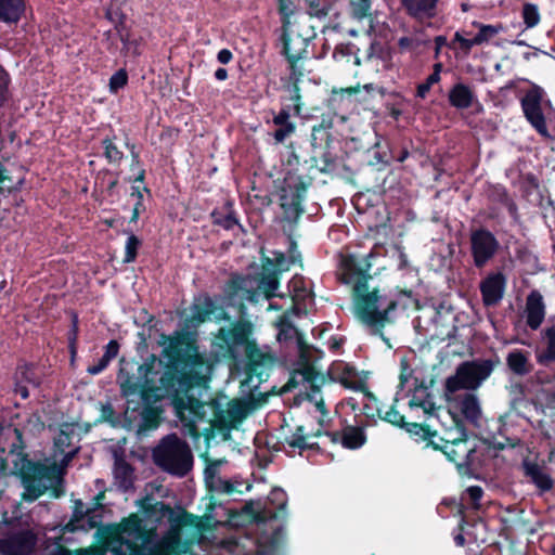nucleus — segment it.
I'll return each instance as SVG.
<instances>
[{
  "mask_svg": "<svg viewBox=\"0 0 555 555\" xmlns=\"http://www.w3.org/2000/svg\"><path fill=\"white\" fill-rule=\"evenodd\" d=\"M312 438L313 436L306 433L302 426H298L295 433L286 437L285 441L291 449L301 452L313 447Z\"/></svg>",
  "mask_w": 555,
  "mask_h": 555,
  "instance_id": "c756f323",
  "label": "nucleus"
},
{
  "mask_svg": "<svg viewBox=\"0 0 555 555\" xmlns=\"http://www.w3.org/2000/svg\"><path fill=\"white\" fill-rule=\"evenodd\" d=\"M293 101H294L295 114L299 115L300 112H301V103H300V94L298 93L297 90L295 91V94L293 96Z\"/></svg>",
  "mask_w": 555,
  "mask_h": 555,
  "instance_id": "69168bd1",
  "label": "nucleus"
},
{
  "mask_svg": "<svg viewBox=\"0 0 555 555\" xmlns=\"http://www.w3.org/2000/svg\"><path fill=\"white\" fill-rule=\"evenodd\" d=\"M118 383L124 396L130 397L140 395L141 397H146L144 392V385L138 372L135 375H128L121 371L118 375Z\"/></svg>",
  "mask_w": 555,
  "mask_h": 555,
  "instance_id": "bb28decb",
  "label": "nucleus"
},
{
  "mask_svg": "<svg viewBox=\"0 0 555 555\" xmlns=\"http://www.w3.org/2000/svg\"><path fill=\"white\" fill-rule=\"evenodd\" d=\"M339 278L346 284H354V314L363 324L377 331L390 322L389 313L397 302L370 288L366 276L356 270L353 258L343 259Z\"/></svg>",
  "mask_w": 555,
  "mask_h": 555,
  "instance_id": "423d86ee",
  "label": "nucleus"
},
{
  "mask_svg": "<svg viewBox=\"0 0 555 555\" xmlns=\"http://www.w3.org/2000/svg\"><path fill=\"white\" fill-rule=\"evenodd\" d=\"M143 421L149 429L156 428L158 426V416L154 412H146L143 415Z\"/></svg>",
  "mask_w": 555,
  "mask_h": 555,
  "instance_id": "6e6d98bb",
  "label": "nucleus"
},
{
  "mask_svg": "<svg viewBox=\"0 0 555 555\" xmlns=\"http://www.w3.org/2000/svg\"><path fill=\"white\" fill-rule=\"evenodd\" d=\"M448 99L450 104L457 109L470 107L477 101L474 90L462 83H455L449 91Z\"/></svg>",
  "mask_w": 555,
  "mask_h": 555,
  "instance_id": "b1692460",
  "label": "nucleus"
},
{
  "mask_svg": "<svg viewBox=\"0 0 555 555\" xmlns=\"http://www.w3.org/2000/svg\"><path fill=\"white\" fill-rule=\"evenodd\" d=\"M219 222L227 230H231L235 225H237L236 220L232 216H227L223 220H221Z\"/></svg>",
  "mask_w": 555,
  "mask_h": 555,
  "instance_id": "680f3d73",
  "label": "nucleus"
},
{
  "mask_svg": "<svg viewBox=\"0 0 555 555\" xmlns=\"http://www.w3.org/2000/svg\"><path fill=\"white\" fill-rule=\"evenodd\" d=\"M249 328L245 323H236L231 328H220L215 345L220 348L217 353L223 358L237 359L242 351L248 357L249 372L259 379L268 376L273 365V358L248 341Z\"/></svg>",
  "mask_w": 555,
  "mask_h": 555,
  "instance_id": "0eeeda50",
  "label": "nucleus"
},
{
  "mask_svg": "<svg viewBox=\"0 0 555 555\" xmlns=\"http://www.w3.org/2000/svg\"><path fill=\"white\" fill-rule=\"evenodd\" d=\"M104 150L106 158L112 163H117L122 158V153L109 140H104Z\"/></svg>",
  "mask_w": 555,
  "mask_h": 555,
  "instance_id": "c03bdc74",
  "label": "nucleus"
},
{
  "mask_svg": "<svg viewBox=\"0 0 555 555\" xmlns=\"http://www.w3.org/2000/svg\"><path fill=\"white\" fill-rule=\"evenodd\" d=\"M77 333H78V325H77V318L73 321V330L69 334L68 341H69V350L72 354V359L74 360L76 356V341H77Z\"/></svg>",
  "mask_w": 555,
  "mask_h": 555,
  "instance_id": "09e8293b",
  "label": "nucleus"
},
{
  "mask_svg": "<svg viewBox=\"0 0 555 555\" xmlns=\"http://www.w3.org/2000/svg\"><path fill=\"white\" fill-rule=\"evenodd\" d=\"M127 83V74L124 70L115 73L109 79V89L112 92H117Z\"/></svg>",
  "mask_w": 555,
  "mask_h": 555,
  "instance_id": "a18cd8bd",
  "label": "nucleus"
},
{
  "mask_svg": "<svg viewBox=\"0 0 555 555\" xmlns=\"http://www.w3.org/2000/svg\"><path fill=\"white\" fill-rule=\"evenodd\" d=\"M279 341L294 340L298 349V362L294 379L302 384L306 390L307 401L320 413L319 422L322 424L327 417L321 386L325 385L326 378L318 370L317 363L322 358V352L302 341L297 328L284 317L278 323Z\"/></svg>",
  "mask_w": 555,
  "mask_h": 555,
  "instance_id": "39448f33",
  "label": "nucleus"
},
{
  "mask_svg": "<svg viewBox=\"0 0 555 555\" xmlns=\"http://www.w3.org/2000/svg\"><path fill=\"white\" fill-rule=\"evenodd\" d=\"M331 380L337 382L350 389H361L364 386L365 377L357 369L344 361H334L327 370Z\"/></svg>",
  "mask_w": 555,
  "mask_h": 555,
  "instance_id": "f3484780",
  "label": "nucleus"
},
{
  "mask_svg": "<svg viewBox=\"0 0 555 555\" xmlns=\"http://www.w3.org/2000/svg\"><path fill=\"white\" fill-rule=\"evenodd\" d=\"M494 363L491 360L467 361L459 365L453 376L447 379V390H475L492 374Z\"/></svg>",
  "mask_w": 555,
  "mask_h": 555,
  "instance_id": "9b49d317",
  "label": "nucleus"
},
{
  "mask_svg": "<svg viewBox=\"0 0 555 555\" xmlns=\"http://www.w3.org/2000/svg\"><path fill=\"white\" fill-rule=\"evenodd\" d=\"M453 42L459 43L460 49H462L465 53H468L474 46H477V43L475 42V37L472 39H467L463 37V35L460 31L455 33Z\"/></svg>",
  "mask_w": 555,
  "mask_h": 555,
  "instance_id": "49530a36",
  "label": "nucleus"
},
{
  "mask_svg": "<svg viewBox=\"0 0 555 555\" xmlns=\"http://www.w3.org/2000/svg\"><path fill=\"white\" fill-rule=\"evenodd\" d=\"M162 518L168 526L159 538L155 529H146L138 515H131L119 526L101 527L96 531L104 550L96 547L69 551L60 548L51 555H179L186 552V545L181 540V529L184 518L170 507L160 504Z\"/></svg>",
  "mask_w": 555,
  "mask_h": 555,
  "instance_id": "f257e3e1",
  "label": "nucleus"
},
{
  "mask_svg": "<svg viewBox=\"0 0 555 555\" xmlns=\"http://www.w3.org/2000/svg\"><path fill=\"white\" fill-rule=\"evenodd\" d=\"M547 347L545 352L539 353L537 360L540 364L548 361H555V325L545 331Z\"/></svg>",
  "mask_w": 555,
  "mask_h": 555,
  "instance_id": "2f4dec72",
  "label": "nucleus"
},
{
  "mask_svg": "<svg viewBox=\"0 0 555 555\" xmlns=\"http://www.w3.org/2000/svg\"><path fill=\"white\" fill-rule=\"evenodd\" d=\"M114 477L120 488L127 490L132 483V469L124 461H116L114 467Z\"/></svg>",
  "mask_w": 555,
  "mask_h": 555,
  "instance_id": "7c9ffc66",
  "label": "nucleus"
},
{
  "mask_svg": "<svg viewBox=\"0 0 555 555\" xmlns=\"http://www.w3.org/2000/svg\"><path fill=\"white\" fill-rule=\"evenodd\" d=\"M289 292L292 293V297L294 301H299L306 299L310 291L306 285V282L300 276H295L288 285Z\"/></svg>",
  "mask_w": 555,
  "mask_h": 555,
  "instance_id": "f704fd0d",
  "label": "nucleus"
},
{
  "mask_svg": "<svg viewBox=\"0 0 555 555\" xmlns=\"http://www.w3.org/2000/svg\"><path fill=\"white\" fill-rule=\"evenodd\" d=\"M108 363L104 358H101L96 364L89 366L87 371L91 375H98L107 367Z\"/></svg>",
  "mask_w": 555,
  "mask_h": 555,
  "instance_id": "5fc2aeb1",
  "label": "nucleus"
},
{
  "mask_svg": "<svg viewBox=\"0 0 555 555\" xmlns=\"http://www.w3.org/2000/svg\"><path fill=\"white\" fill-rule=\"evenodd\" d=\"M519 418V415L514 412V411H509L507 413H505L504 415H502L499 420L500 422V433L502 435H506L508 434V430L512 426H514L516 424V421Z\"/></svg>",
  "mask_w": 555,
  "mask_h": 555,
  "instance_id": "a19ab883",
  "label": "nucleus"
},
{
  "mask_svg": "<svg viewBox=\"0 0 555 555\" xmlns=\"http://www.w3.org/2000/svg\"><path fill=\"white\" fill-rule=\"evenodd\" d=\"M442 69V64L437 63L434 65V72L430 74L426 80L417 86L416 95L421 99H425L430 88L440 81V73Z\"/></svg>",
  "mask_w": 555,
  "mask_h": 555,
  "instance_id": "473e14b6",
  "label": "nucleus"
},
{
  "mask_svg": "<svg viewBox=\"0 0 555 555\" xmlns=\"http://www.w3.org/2000/svg\"><path fill=\"white\" fill-rule=\"evenodd\" d=\"M262 271L256 276H237L233 279L228 289V304L242 305L244 300L258 301L260 297L271 298L275 296L279 287L278 275L289 269V267L300 261V253L295 243L291 242L289 256L271 251V256L263 254Z\"/></svg>",
  "mask_w": 555,
  "mask_h": 555,
  "instance_id": "20e7f679",
  "label": "nucleus"
},
{
  "mask_svg": "<svg viewBox=\"0 0 555 555\" xmlns=\"http://www.w3.org/2000/svg\"><path fill=\"white\" fill-rule=\"evenodd\" d=\"M153 457L159 467L177 476H184L193 463L189 446L177 435L165 437L155 448Z\"/></svg>",
  "mask_w": 555,
  "mask_h": 555,
  "instance_id": "1a4fd4ad",
  "label": "nucleus"
},
{
  "mask_svg": "<svg viewBox=\"0 0 555 555\" xmlns=\"http://www.w3.org/2000/svg\"><path fill=\"white\" fill-rule=\"evenodd\" d=\"M74 427L62 425L59 434L54 437L53 455L46 464H38L11 453L1 461L0 469L4 473L7 463H14L13 474L21 477L24 488L23 499L34 501L46 490L53 487L62 479L68 463L78 452L79 448L73 444Z\"/></svg>",
  "mask_w": 555,
  "mask_h": 555,
  "instance_id": "7ed1b4c3",
  "label": "nucleus"
},
{
  "mask_svg": "<svg viewBox=\"0 0 555 555\" xmlns=\"http://www.w3.org/2000/svg\"><path fill=\"white\" fill-rule=\"evenodd\" d=\"M28 425L33 426V430H40L43 428V423L40 421L38 415H34L29 421Z\"/></svg>",
  "mask_w": 555,
  "mask_h": 555,
  "instance_id": "0e129e2a",
  "label": "nucleus"
},
{
  "mask_svg": "<svg viewBox=\"0 0 555 555\" xmlns=\"http://www.w3.org/2000/svg\"><path fill=\"white\" fill-rule=\"evenodd\" d=\"M309 7L310 15L321 17L325 16L330 10V0H305Z\"/></svg>",
  "mask_w": 555,
  "mask_h": 555,
  "instance_id": "4c0bfd02",
  "label": "nucleus"
},
{
  "mask_svg": "<svg viewBox=\"0 0 555 555\" xmlns=\"http://www.w3.org/2000/svg\"><path fill=\"white\" fill-rule=\"evenodd\" d=\"M454 423V427L446 429L440 440L442 446L431 442L436 449H440L450 462H453L457 468H462L472 464L474 446L466 439V431L462 424L450 417Z\"/></svg>",
  "mask_w": 555,
  "mask_h": 555,
  "instance_id": "9d476101",
  "label": "nucleus"
},
{
  "mask_svg": "<svg viewBox=\"0 0 555 555\" xmlns=\"http://www.w3.org/2000/svg\"><path fill=\"white\" fill-rule=\"evenodd\" d=\"M351 9H352V14L357 18L361 20L369 14V11L371 9V1L370 0H352Z\"/></svg>",
  "mask_w": 555,
  "mask_h": 555,
  "instance_id": "79ce46f5",
  "label": "nucleus"
},
{
  "mask_svg": "<svg viewBox=\"0 0 555 555\" xmlns=\"http://www.w3.org/2000/svg\"><path fill=\"white\" fill-rule=\"evenodd\" d=\"M409 398L408 405L410 410L423 412L426 421L430 422L428 426L434 425V421H440L443 416L451 417L449 411L436 406L433 397L428 391V387L424 382L420 380L415 372L408 365L405 361L401 362V372L399 375V385L396 392L395 401L399 402Z\"/></svg>",
  "mask_w": 555,
  "mask_h": 555,
  "instance_id": "6e6552de",
  "label": "nucleus"
},
{
  "mask_svg": "<svg viewBox=\"0 0 555 555\" xmlns=\"http://www.w3.org/2000/svg\"><path fill=\"white\" fill-rule=\"evenodd\" d=\"M15 392L21 396L22 399H26L29 396V391L26 385L17 383L15 386Z\"/></svg>",
  "mask_w": 555,
  "mask_h": 555,
  "instance_id": "e2e57ef3",
  "label": "nucleus"
},
{
  "mask_svg": "<svg viewBox=\"0 0 555 555\" xmlns=\"http://www.w3.org/2000/svg\"><path fill=\"white\" fill-rule=\"evenodd\" d=\"M327 344H328V348L332 351H338L344 344V338L337 337V336L331 337Z\"/></svg>",
  "mask_w": 555,
  "mask_h": 555,
  "instance_id": "052dcab7",
  "label": "nucleus"
},
{
  "mask_svg": "<svg viewBox=\"0 0 555 555\" xmlns=\"http://www.w3.org/2000/svg\"><path fill=\"white\" fill-rule=\"evenodd\" d=\"M98 524H99V521L95 520L93 516H88V527H86L83 524H81V525L80 524H72V526H73V530H76V529L88 530V529L96 527Z\"/></svg>",
  "mask_w": 555,
  "mask_h": 555,
  "instance_id": "bf43d9fd",
  "label": "nucleus"
},
{
  "mask_svg": "<svg viewBox=\"0 0 555 555\" xmlns=\"http://www.w3.org/2000/svg\"><path fill=\"white\" fill-rule=\"evenodd\" d=\"M436 54H438L442 47L447 46V38L444 36H437L435 38Z\"/></svg>",
  "mask_w": 555,
  "mask_h": 555,
  "instance_id": "338daca9",
  "label": "nucleus"
},
{
  "mask_svg": "<svg viewBox=\"0 0 555 555\" xmlns=\"http://www.w3.org/2000/svg\"><path fill=\"white\" fill-rule=\"evenodd\" d=\"M284 52L287 60L294 66L297 61H300L307 53L309 39L302 37L293 28H286L283 35Z\"/></svg>",
  "mask_w": 555,
  "mask_h": 555,
  "instance_id": "a211bd4d",
  "label": "nucleus"
},
{
  "mask_svg": "<svg viewBox=\"0 0 555 555\" xmlns=\"http://www.w3.org/2000/svg\"><path fill=\"white\" fill-rule=\"evenodd\" d=\"M225 317L227 314L222 307H218L211 298L202 296L193 302L185 323L186 327H196L205 321H219L225 319Z\"/></svg>",
  "mask_w": 555,
  "mask_h": 555,
  "instance_id": "2eb2a0df",
  "label": "nucleus"
},
{
  "mask_svg": "<svg viewBox=\"0 0 555 555\" xmlns=\"http://www.w3.org/2000/svg\"><path fill=\"white\" fill-rule=\"evenodd\" d=\"M339 439L343 447L347 449H359L365 442V436L361 428L349 426L343 429L339 434Z\"/></svg>",
  "mask_w": 555,
  "mask_h": 555,
  "instance_id": "c85d7f7f",
  "label": "nucleus"
},
{
  "mask_svg": "<svg viewBox=\"0 0 555 555\" xmlns=\"http://www.w3.org/2000/svg\"><path fill=\"white\" fill-rule=\"evenodd\" d=\"M505 284L506 280L502 273L489 274L480 284L483 304L496 305L503 298Z\"/></svg>",
  "mask_w": 555,
  "mask_h": 555,
  "instance_id": "412c9836",
  "label": "nucleus"
},
{
  "mask_svg": "<svg viewBox=\"0 0 555 555\" xmlns=\"http://www.w3.org/2000/svg\"><path fill=\"white\" fill-rule=\"evenodd\" d=\"M36 539L28 530H16L12 521L0 522V552L4 555H27L35 546Z\"/></svg>",
  "mask_w": 555,
  "mask_h": 555,
  "instance_id": "f8f14e48",
  "label": "nucleus"
},
{
  "mask_svg": "<svg viewBox=\"0 0 555 555\" xmlns=\"http://www.w3.org/2000/svg\"><path fill=\"white\" fill-rule=\"evenodd\" d=\"M475 25L479 27V31L475 36V42L477 46L489 42L502 30V26L500 25H482L476 23Z\"/></svg>",
  "mask_w": 555,
  "mask_h": 555,
  "instance_id": "72a5a7b5",
  "label": "nucleus"
},
{
  "mask_svg": "<svg viewBox=\"0 0 555 555\" xmlns=\"http://www.w3.org/2000/svg\"><path fill=\"white\" fill-rule=\"evenodd\" d=\"M9 85V77L4 69L0 66V106L5 100L7 89Z\"/></svg>",
  "mask_w": 555,
  "mask_h": 555,
  "instance_id": "3c124183",
  "label": "nucleus"
},
{
  "mask_svg": "<svg viewBox=\"0 0 555 555\" xmlns=\"http://www.w3.org/2000/svg\"><path fill=\"white\" fill-rule=\"evenodd\" d=\"M440 0H401L405 13L415 21L431 20L438 14Z\"/></svg>",
  "mask_w": 555,
  "mask_h": 555,
  "instance_id": "6ab92c4d",
  "label": "nucleus"
},
{
  "mask_svg": "<svg viewBox=\"0 0 555 555\" xmlns=\"http://www.w3.org/2000/svg\"><path fill=\"white\" fill-rule=\"evenodd\" d=\"M227 421L230 424L241 422L246 416V406L241 401H230L227 408Z\"/></svg>",
  "mask_w": 555,
  "mask_h": 555,
  "instance_id": "c9c22d12",
  "label": "nucleus"
},
{
  "mask_svg": "<svg viewBox=\"0 0 555 555\" xmlns=\"http://www.w3.org/2000/svg\"><path fill=\"white\" fill-rule=\"evenodd\" d=\"M542 96L543 91L538 87H533L522 98L521 106L528 121L539 133L546 135L547 127L541 109Z\"/></svg>",
  "mask_w": 555,
  "mask_h": 555,
  "instance_id": "dca6fc26",
  "label": "nucleus"
},
{
  "mask_svg": "<svg viewBox=\"0 0 555 555\" xmlns=\"http://www.w3.org/2000/svg\"><path fill=\"white\" fill-rule=\"evenodd\" d=\"M215 77L217 80H225L228 78V72L224 68H218L215 72Z\"/></svg>",
  "mask_w": 555,
  "mask_h": 555,
  "instance_id": "774afa93",
  "label": "nucleus"
},
{
  "mask_svg": "<svg viewBox=\"0 0 555 555\" xmlns=\"http://www.w3.org/2000/svg\"><path fill=\"white\" fill-rule=\"evenodd\" d=\"M232 57V52L228 49H222L217 54V59L221 64H228Z\"/></svg>",
  "mask_w": 555,
  "mask_h": 555,
  "instance_id": "13d9d810",
  "label": "nucleus"
},
{
  "mask_svg": "<svg viewBox=\"0 0 555 555\" xmlns=\"http://www.w3.org/2000/svg\"><path fill=\"white\" fill-rule=\"evenodd\" d=\"M306 188L298 181V178L285 180L281 190V207L288 220H296L304 211L301 203L305 197Z\"/></svg>",
  "mask_w": 555,
  "mask_h": 555,
  "instance_id": "4468645a",
  "label": "nucleus"
},
{
  "mask_svg": "<svg viewBox=\"0 0 555 555\" xmlns=\"http://www.w3.org/2000/svg\"><path fill=\"white\" fill-rule=\"evenodd\" d=\"M482 493H483L482 489L480 487H477V486L469 487L466 490V494L472 500V503H473L474 506L478 505V502L481 499Z\"/></svg>",
  "mask_w": 555,
  "mask_h": 555,
  "instance_id": "864d4df0",
  "label": "nucleus"
},
{
  "mask_svg": "<svg viewBox=\"0 0 555 555\" xmlns=\"http://www.w3.org/2000/svg\"><path fill=\"white\" fill-rule=\"evenodd\" d=\"M273 124L275 126L282 125L285 122H289V113L286 109L280 111L274 117H273Z\"/></svg>",
  "mask_w": 555,
  "mask_h": 555,
  "instance_id": "4d7b16f0",
  "label": "nucleus"
},
{
  "mask_svg": "<svg viewBox=\"0 0 555 555\" xmlns=\"http://www.w3.org/2000/svg\"><path fill=\"white\" fill-rule=\"evenodd\" d=\"M257 555H279V544L276 541L271 542L268 546L260 543L258 545Z\"/></svg>",
  "mask_w": 555,
  "mask_h": 555,
  "instance_id": "8fccbe9b",
  "label": "nucleus"
},
{
  "mask_svg": "<svg viewBox=\"0 0 555 555\" xmlns=\"http://www.w3.org/2000/svg\"><path fill=\"white\" fill-rule=\"evenodd\" d=\"M140 245H141V242L135 235L131 234L128 236L126 246H125V249H126V256L124 259L125 262H132L135 259L137 250L140 247Z\"/></svg>",
  "mask_w": 555,
  "mask_h": 555,
  "instance_id": "58836bf2",
  "label": "nucleus"
},
{
  "mask_svg": "<svg viewBox=\"0 0 555 555\" xmlns=\"http://www.w3.org/2000/svg\"><path fill=\"white\" fill-rule=\"evenodd\" d=\"M118 351H119V345L116 340H111L106 346H105V352L104 354L102 356V358H104L106 361L111 362L114 358L117 357L118 354Z\"/></svg>",
  "mask_w": 555,
  "mask_h": 555,
  "instance_id": "de8ad7c7",
  "label": "nucleus"
},
{
  "mask_svg": "<svg viewBox=\"0 0 555 555\" xmlns=\"http://www.w3.org/2000/svg\"><path fill=\"white\" fill-rule=\"evenodd\" d=\"M205 480L210 491L218 493L234 494L242 493L243 487L246 490L249 489V486L245 485L242 481L223 479L220 476H218L216 474V466H209L205 469Z\"/></svg>",
  "mask_w": 555,
  "mask_h": 555,
  "instance_id": "aec40b11",
  "label": "nucleus"
},
{
  "mask_svg": "<svg viewBox=\"0 0 555 555\" xmlns=\"http://www.w3.org/2000/svg\"><path fill=\"white\" fill-rule=\"evenodd\" d=\"M525 318L527 325L535 331L545 318V306L541 294L537 291L531 292L526 301Z\"/></svg>",
  "mask_w": 555,
  "mask_h": 555,
  "instance_id": "4be33fe9",
  "label": "nucleus"
},
{
  "mask_svg": "<svg viewBox=\"0 0 555 555\" xmlns=\"http://www.w3.org/2000/svg\"><path fill=\"white\" fill-rule=\"evenodd\" d=\"M269 500L273 505L276 506V508L283 511L287 502V496L284 490L273 489L269 495Z\"/></svg>",
  "mask_w": 555,
  "mask_h": 555,
  "instance_id": "37998d69",
  "label": "nucleus"
},
{
  "mask_svg": "<svg viewBox=\"0 0 555 555\" xmlns=\"http://www.w3.org/2000/svg\"><path fill=\"white\" fill-rule=\"evenodd\" d=\"M276 127L278 129L274 131L273 137L278 143L284 142L286 138L295 132L296 128L292 121L278 125Z\"/></svg>",
  "mask_w": 555,
  "mask_h": 555,
  "instance_id": "ea45409f",
  "label": "nucleus"
},
{
  "mask_svg": "<svg viewBox=\"0 0 555 555\" xmlns=\"http://www.w3.org/2000/svg\"><path fill=\"white\" fill-rule=\"evenodd\" d=\"M25 10L24 0H0V21L16 23Z\"/></svg>",
  "mask_w": 555,
  "mask_h": 555,
  "instance_id": "cd10ccee",
  "label": "nucleus"
},
{
  "mask_svg": "<svg viewBox=\"0 0 555 555\" xmlns=\"http://www.w3.org/2000/svg\"><path fill=\"white\" fill-rule=\"evenodd\" d=\"M500 243L488 230L478 229L470 234V251L474 264L483 268L498 253Z\"/></svg>",
  "mask_w": 555,
  "mask_h": 555,
  "instance_id": "ddd939ff",
  "label": "nucleus"
},
{
  "mask_svg": "<svg viewBox=\"0 0 555 555\" xmlns=\"http://www.w3.org/2000/svg\"><path fill=\"white\" fill-rule=\"evenodd\" d=\"M459 408L463 416L476 424L481 416V408L478 398L473 393H465L459 400Z\"/></svg>",
  "mask_w": 555,
  "mask_h": 555,
  "instance_id": "a878e982",
  "label": "nucleus"
},
{
  "mask_svg": "<svg viewBox=\"0 0 555 555\" xmlns=\"http://www.w3.org/2000/svg\"><path fill=\"white\" fill-rule=\"evenodd\" d=\"M521 15L527 28H533L540 23V13L533 3H525Z\"/></svg>",
  "mask_w": 555,
  "mask_h": 555,
  "instance_id": "e433bc0d",
  "label": "nucleus"
},
{
  "mask_svg": "<svg viewBox=\"0 0 555 555\" xmlns=\"http://www.w3.org/2000/svg\"><path fill=\"white\" fill-rule=\"evenodd\" d=\"M163 362L149 356L138 367L145 396L170 397L178 418L192 425L204 415V405L192 393L193 386L205 385L210 379L211 366L204 357L195 354L186 362L179 376L172 371L160 375Z\"/></svg>",
  "mask_w": 555,
  "mask_h": 555,
  "instance_id": "f03ea898",
  "label": "nucleus"
},
{
  "mask_svg": "<svg viewBox=\"0 0 555 555\" xmlns=\"http://www.w3.org/2000/svg\"><path fill=\"white\" fill-rule=\"evenodd\" d=\"M531 353L522 349H513L506 356L507 367L516 375L524 376L529 374L533 364Z\"/></svg>",
  "mask_w": 555,
  "mask_h": 555,
  "instance_id": "5701e85b",
  "label": "nucleus"
},
{
  "mask_svg": "<svg viewBox=\"0 0 555 555\" xmlns=\"http://www.w3.org/2000/svg\"><path fill=\"white\" fill-rule=\"evenodd\" d=\"M524 469L531 481L542 491H547L553 486V480L544 467L529 461L524 462Z\"/></svg>",
  "mask_w": 555,
  "mask_h": 555,
  "instance_id": "393cba45",
  "label": "nucleus"
},
{
  "mask_svg": "<svg viewBox=\"0 0 555 555\" xmlns=\"http://www.w3.org/2000/svg\"><path fill=\"white\" fill-rule=\"evenodd\" d=\"M385 420L393 425L402 426L404 417L395 409H390L385 414Z\"/></svg>",
  "mask_w": 555,
  "mask_h": 555,
  "instance_id": "603ef678",
  "label": "nucleus"
}]
</instances>
